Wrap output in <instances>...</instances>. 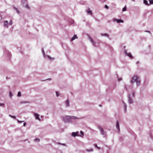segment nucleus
I'll use <instances>...</instances> for the list:
<instances>
[{"label": "nucleus", "instance_id": "1", "mask_svg": "<svg viewBox=\"0 0 153 153\" xmlns=\"http://www.w3.org/2000/svg\"><path fill=\"white\" fill-rule=\"evenodd\" d=\"M134 82H136L137 86H138L140 84V79L138 76H134L132 77L130 82L131 84H133Z\"/></svg>", "mask_w": 153, "mask_h": 153}, {"label": "nucleus", "instance_id": "2", "mask_svg": "<svg viewBox=\"0 0 153 153\" xmlns=\"http://www.w3.org/2000/svg\"><path fill=\"white\" fill-rule=\"evenodd\" d=\"M74 118V119H76V117H70L69 116H65L63 117V120L64 122L65 123L69 122L71 121V119Z\"/></svg>", "mask_w": 153, "mask_h": 153}, {"label": "nucleus", "instance_id": "3", "mask_svg": "<svg viewBox=\"0 0 153 153\" xmlns=\"http://www.w3.org/2000/svg\"><path fill=\"white\" fill-rule=\"evenodd\" d=\"M21 4L23 7H25L28 9H29L30 7L27 4V0H22L21 1Z\"/></svg>", "mask_w": 153, "mask_h": 153}, {"label": "nucleus", "instance_id": "4", "mask_svg": "<svg viewBox=\"0 0 153 153\" xmlns=\"http://www.w3.org/2000/svg\"><path fill=\"white\" fill-rule=\"evenodd\" d=\"M98 129L100 130L101 134L102 135H105V131L103 130V128H102V127L100 126H98Z\"/></svg>", "mask_w": 153, "mask_h": 153}, {"label": "nucleus", "instance_id": "5", "mask_svg": "<svg viewBox=\"0 0 153 153\" xmlns=\"http://www.w3.org/2000/svg\"><path fill=\"white\" fill-rule=\"evenodd\" d=\"M128 101L130 104H132L133 102V100L131 97L130 94H128Z\"/></svg>", "mask_w": 153, "mask_h": 153}, {"label": "nucleus", "instance_id": "6", "mask_svg": "<svg viewBox=\"0 0 153 153\" xmlns=\"http://www.w3.org/2000/svg\"><path fill=\"white\" fill-rule=\"evenodd\" d=\"M113 21L114 22L116 21L117 23L124 22V21L121 19H119L116 18H114L113 19Z\"/></svg>", "mask_w": 153, "mask_h": 153}, {"label": "nucleus", "instance_id": "7", "mask_svg": "<svg viewBox=\"0 0 153 153\" xmlns=\"http://www.w3.org/2000/svg\"><path fill=\"white\" fill-rule=\"evenodd\" d=\"M124 53L127 56H128L131 58H133V56L132 55L131 53H127V51L126 50H125L124 51Z\"/></svg>", "mask_w": 153, "mask_h": 153}, {"label": "nucleus", "instance_id": "8", "mask_svg": "<svg viewBox=\"0 0 153 153\" xmlns=\"http://www.w3.org/2000/svg\"><path fill=\"white\" fill-rule=\"evenodd\" d=\"M116 127L117 129L118 132L119 133L120 131V124L118 120H117L116 122Z\"/></svg>", "mask_w": 153, "mask_h": 153}, {"label": "nucleus", "instance_id": "9", "mask_svg": "<svg viewBox=\"0 0 153 153\" xmlns=\"http://www.w3.org/2000/svg\"><path fill=\"white\" fill-rule=\"evenodd\" d=\"M72 135L74 137L79 136V133L78 131L76 132H73L72 133Z\"/></svg>", "mask_w": 153, "mask_h": 153}, {"label": "nucleus", "instance_id": "10", "mask_svg": "<svg viewBox=\"0 0 153 153\" xmlns=\"http://www.w3.org/2000/svg\"><path fill=\"white\" fill-rule=\"evenodd\" d=\"M88 39L91 43L93 44V45L94 46H96V43L94 42L93 39L90 36H88Z\"/></svg>", "mask_w": 153, "mask_h": 153}, {"label": "nucleus", "instance_id": "11", "mask_svg": "<svg viewBox=\"0 0 153 153\" xmlns=\"http://www.w3.org/2000/svg\"><path fill=\"white\" fill-rule=\"evenodd\" d=\"M86 11L88 14L91 15L92 14V11L89 8H88L86 10Z\"/></svg>", "mask_w": 153, "mask_h": 153}, {"label": "nucleus", "instance_id": "12", "mask_svg": "<svg viewBox=\"0 0 153 153\" xmlns=\"http://www.w3.org/2000/svg\"><path fill=\"white\" fill-rule=\"evenodd\" d=\"M34 115L36 119V120H40L39 117V115L38 114H37L36 113H34Z\"/></svg>", "mask_w": 153, "mask_h": 153}, {"label": "nucleus", "instance_id": "13", "mask_svg": "<svg viewBox=\"0 0 153 153\" xmlns=\"http://www.w3.org/2000/svg\"><path fill=\"white\" fill-rule=\"evenodd\" d=\"M8 24V22L7 20H6L4 21V26L7 27V28L8 27V26L7 25Z\"/></svg>", "mask_w": 153, "mask_h": 153}, {"label": "nucleus", "instance_id": "14", "mask_svg": "<svg viewBox=\"0 0 153 153\" xmlns=\"http://www.w3.org/2000/svg\"><path fill=\"white\" fill-rule=\"evenodd\" d=\"M66 104V107H68L69 106V101L68 99H67L65 102Z\"/></svg>", "mask_w": 153, "mask_h": 153}, {"label": "nucleus", "instance_id": "15", "mask_svg": "<svg viewBox=\"0 0 153 153\" xmlns=\"http://www.w3.org/2000/svg\"><path fill=\"white\" fill-rule=\"evenodd\" d=\"M13 9L16 11V13L18 14H19V13L20 12H19V10H18V9L16 7L14 6H13Z\"/></svg>", "mask_w": 153, "mask_h": 153}, {"label": "nucleus", "instance_id": "16", "mask_svg": "<svg viewBox=\"0 0 153 153\" xmlns=\"http://www.w3.org/2000/svg\"><path fill=\"white\" fill-rule=\"evenodd\" d=\"M100 35L101 36H106V37H108V38L109 36V35L106 33H101L100 34Z\"/></svg>", "mask_w": 153, "mask_h": 153}, {"label": "nucleus", "instance_id": "17", "mask_svg": "<svg viewBox=\"0 0 153 153\" xmlns=\"http://www.w3.org/2000/svg\"><path fill=\"white\" fill-rule=\"evenodd\" d=\"M123 106H124V111L125 112H126L127 110V105H126V104L123 102Z\"/></svg>", "mask_w": 153, "mask_h": 153}, {"label": "nucleus", "instance_id": "18", "mask_svg": "<svg viewBox=\"0 0 153 153\" xmlns=\"http://www.w3.org/2000/svg\"><path fill=\"white\" fill-rule=\"evenodd\" d=\"M77 38V36L76 35H74L71 38V41H73L76 39Z\"/></svg>", "mask_w": 153, "mask_h": 153}, {"label": "nucleus", "instance_id": "19", "mask_svg": "<svg viewBox=\"0 0 153 153\" xmlns=\"http://www.w3.org/2000/svg\"><path fill=\"white\" fill-rule=\"evenodd\" d=\"M143 3L147 5H150V3L149 4L148 1L146 0H144L143 1Z\"/></svg>", "mask_w": 153, "mask_h": 153}, {"label": "nucleus", "instance_id": "20", "mask_svg": "<svg viewBox=\"0 0 153 153\" xmlns=\"http://www.w3.org/2000/svg\"><path fill=\"white\" fill-rule=\"evenodd\" d=\"M80 135H79V136L81 137H83L84 135V133L82 131H80Z\"/></svg>", "mask_w": 153, "mask_h": 153}, {"label": "nucleus", "instance_id": "21", "mask_svg": "<svg viewBox=\"0 0 153 153\" xmlns=\"http://www.w3.org/2000/svg\"><path fill=\"white\" fill-rule=\"evenodd\" d=\"M69 23L71 25H73L74 24L75 22L74 20H71L69 21Z\"/></svg>", "mask_w": 153, "mask_h": 153}, {"label": "nucleus", "instance_id": "22", "mask_svg": "<svg viewBox=\"0 0 153 153\" xmlns=\"http://www.w3.org/2000/svg\"><path fill=\"white\" fill-rule=\"evenodd\" d=\"M9 116L10 117H11L12 118H13L14 119H15L16 118V117L15 116H12V115H11V114H9Z\"/></svg>", "mask_w": 153, "mask_h": 153}, {"label": "nucleus", "instance_id": "23", "mask_svg": "<svg viewBox=\"0 0 153 153\" xmlns=\"http://www.w3.org/2000/svg\"><path fill=\"white\" fill-rule=\"evenodd\" d=\"M34 141L36 142H39L40 141V139L37 138H36L34 140Z\"/></svg>", "mask_w": 153, "mask_h": 153}, {"label": "nucleus", "instance_id": "24", "mask_svg": "<svg viewBox=\"0 0 153 153\" xmlns=\"http://www.w3.org/2000/svg\"><path fill=\"white\" fill-rule=\"evenodd\" d=\"M7 55H8V56L10 57L11 56V52L8 51H7Z\"/></svg>", "mask_w": 153, "mask_h": 153}, {"label": "nucleus", "instance_id": "25", "mask_svg": "<svg viewBox=\"0 0 153 153\" xmlns=\"http://www.w3.org/2000/svg\"><path fill=\"white\" fill-rule=\"evenodd\" d=\"M42 54H43L44 56V57H45L46 56V55H45V51H44L43 48H42Z\"/></svg>", "mask_w": 153, "mask_h": 153}, {"label": "nucleus", "instance_id": "26", "mask_svg": "<svg viewBox=\"0 0 153 153\" xmlns=\"http://www.w3.org/2000/svg\"><path fill=\"white\" fill-rule=\"evenodd\" d=\"M29 102H28V101H21V104H24V103H29Z\"/></svg>", "mask_w": 153, "mask_h": 153}, {"label": "nucleus", "instance_id": "27", "mask_svg": "<svg viewBox=\"0 0 153 153\" xmlns=\"http://www.w3.org/2000/svg\"><path fill=\"white\" fill-rule=\"evenodd\" d=\"M95 147L97 148L98 149H100V147H99L97 146V145L96 144H94V145Z\"/></svg>", "mask_w": 153, "mask_h": 153}, {"label": "nucleus", "instance_id": "28", "mask_svg": "<svg viewBox=\"0 0 153 153\" xmlns=\"http://www.w3.org/2000/svg\"><path fill=\"white\" fill-rule=\"evenodd\" d=\"M21 94L20 91H19L17 93V96L19 97H20L21 96Z\"/></svg>", "mask_w": 153, "mask_h": 153}, {"label": "nucleus", "instance_id": "29", "mask_svg": "<svg viewBox=\"0 0 153 153\" xmlns=\"http://www.w3.org/2000/svg\"><path fill=\"white\" fill-rule=\"evenodd\" d=\"M56 95L57 97H58L60 95V93L59 92L56 91Z\"/></svg>", "mask_w": 153, "mask_h": 153}, {"label": "nucleus", "instance_id": "30", "mask_svg": "<svg viewBox=\"0 0 153 153\" xmlns=\"http://www.w3.org/2000/svg\"><path fill=\"white\" fill-rule=\"evenodd\" d=\"M93 149H87L86 151L88 152H91L93 151Z\"/></svg>", "mask_w": 153, "mask_h": 153}, {"label": "nucleus", "instance_id": "31", "mask_svg": "<svg viewBox=\"0 0 153 153\" xmlns=\"http://www.w3.org/2000/svg\"><path fill=\"white\" fill-rule=\"evenodd\" d=\"M126 10V6H125L124 7H123V10H122L123 11H125Z\"/></svg>", "mask_w": 153, "mask_h": 153}, {"label": "nucleus", "instance_id": "32", "mask_svg": "<svg viewBox=\"0 0 153 153\" xmlns=\"http://www.w3.org/2000/svg\"><path fill=\"white\" fill-rule=\"evenodd\" d=\"M150 3V5L153 4V0H149Z\"/></svg>", "mask_w": 153, "mask_h": 153}, {"label": "nucleus", "instance_id": "33", "mask_svg": "<svg viewBox=\"0 0 153 153\" xmlns=\"http://www.w3.org/2000/svg\"><path fill=\"white\" fill-rule=\"evenodd\" d=\"M58 144H59V145H62L63 146H66V144L65 143H58Z\"/></svg>", "mask_w": 153, "mask_h": 153}, {"label": "nucleus", "instance_id": "34", "mask_svg": "<svg viewBox=\"0 0 153 153\" xmlns=\"http://www.w3.org/2000/svg\"><path fill=\"white\" fill-rule=\"evenodd\" d=\"M9 96L10 97H11L13 96L12 94L11 91L9 92Z\"/></svg>", "mask_w": 153, "mask_h": 153}, {"label": "nucleus", "instance_id": "35", "mask_svg": "<svg viewBox=\"0 0 153 153\" xmlns=\"http://www.w3.org/2000/svg\"><path fill=\"white\" fill-rule=\"evenodd\" d=\"M17 121L19 123H22L24 122L23 121H20L18 120H17Z\"/></svg>", "mask_w": 153, "mask_h": 153}, {"label": "nucleus", "instance_id": "36", "mask_svg": "<svg viewBox=\"0 0 153 153\" xmlns=\"http://www.w3.org/2000/svg\"><path fill=\"white\" fill-rule=\"evenodd\" d=\"M12 24V20H11L9 22V25H11Z\"/></svg>", "mask_w": 153, "mask_h": 153}, {"label": "nucleus", "instance_id": "37", "mask_svg": "<svg viewBox=\"0 0 153 153\" xmlns=\"http://www.w3.org/2000/svg\"><path fill=\"white\" fill-rule=\"evenodd\" d=\"M105 7L106 8V9H108V5H105Z\"/></svg>", "mask_w": 153, "mask_h": 153}, {"label": "nucleus", "instance_id": "38", "mask_svg": "<svg viewBox=\"0 0 153 153\" xmlns=\"http://www.w3.org/2000/svg\"><path fill=\"white\" fill-rule=\"evenodd\" d=\"M132 96L133 97H134L135 96V94L134 92H133L132 94Z\"/></svg>", "mask_w": 153, "mask_h": 153}, {"label": "nucleus", "instance_id": "39", "mask_svg": "<svg viewBox=\"0 0 153 153\" xmlns=\"http://www.w3.org/2000/svg\"><path fill=\"white\" fill-rule=\"evenodd\" d=\"M4 105V103H0V106H1Z\"/></svg>", "mask_w": 153, "mask_h": 153}, {"label": "nucleus", "instance_id": "40", "mask_svg": "<svg viewBox=\"0 0 153 153\" xmlns=\"http://www.w3.org/2000/svg\"><path fill=\"white\" fill-rule=\"evenodd\" d=\"M122 80V79L121 78H118V80L119 81H120Z\"/></svg>", "mask_w": 153, "mask_h": 153}, {"label": "nucleus", "instance_id": "41", "mask_svg": "<svg viewBox=\"0 0 153 153\" xmlns=\"http://www.w3.org/2000/svg\"><path fill=\"white\" fill-rule=\"evenodd\" d=\"M26 125V123H23V126H25Z\"/></svg>", "mask_w": 153, "mask_h": 153}, {"label": "nucleus", "instance_id": "42", "mask_svg": "<svg viewBox=\"0 0 153 153\" xmlns=\"http://www.w3.org/2000/svg\"><path fill=\"white\" fill-rule=\"evenodd\" d=\"M47 57L48 58H49V59H51V58L50 57V56H47Z\"/></svg>", "mask_w": 153, "mask_h": 153}, {"label": "nucleus", "instance_id": "43", "mask_svg": "<svg viewBox=\"0 0 153 153\" xmlns=\"http://www.w3.org/2000/svg\"><path fill=\"white\" fill-rule=\"evenodd\" d=\"M139 63V61H137L136 62L137 64H138Z\"/></svg>", "mask_w": 153, "mask_h": 153}, {"label": "nucleus", "instance_id": "44", "mask_svg": "<svg viewBox=\"0 0 153 153\" xmlns=\"http://www.w3.org/2000/svg\"><path fill=\"white\" fill-rule=\"evenodd\" d=\"M145 31L146 32H149V33H150V32L149 31Z\"/></svg>", "mask_w": 153, "mask_h": 153}, {"label": "nucleus", "instance_id": "45", "mask_svg": "<svg viewBox=\"0 0 153 153\" xmlns=\"http://www.w3.org/2000/svg\"><path fill=\"white\" fill-rule=\"evenodd\" d=\"M51 80V79L50 78H49V79H46V80Z\"/></svg>", "mask_w": 153, "mask_h": 153}, {"label": "nucleus", "instance_id": "46", "mask_svg": "<svg viewBox=\"0 0 153 153\" xmlns=\"http://www.w3.org/2000/svg\"><path fill=\"white\" fill-rule=\"evenodd\" d=\"M124 88H125V89H126V85H125Z\"/></svg>", "mask_w": 153, "mask_h": 153}, {"label": "nucleus", "instance_id": "47", "mask_svg": "<svg viewBox=\"0 0 153 153\" xmlns=\"http://www.w3.org/2000/svg\"><path fill=\"white\" fill-rule=\"evenodd\" d=\"M99 106H100V107H101V106H102V105H99Z\"/></svg>", "mask_w": 153, "mask_h": 153}, {"label": "nucleus", "instance_id": "48", "mask_svg": "<svg viewBox=\"0 0 153 153\" xmlns=\"http://www.w3.org/2000/svg\"><path fill=\"white\" fill-rule=\"evenodd\" d=\"M133 1H135L134 0H131Z\"/></svg>", "mask_w": 153, "mask_h": 153}, {"label": "nucleus", "instance_id": "49", "mask_svg": "<svg viewBox=\"0 0 153 153\" xmlns=\"http://www.w3.org/2000/svg\"><path fill=\"white\" fill-rule=\"evenodd\" d=\"M99 0V1H102L103 0Z\"/></svg>", "mask_w": 153, "mask_h": 153}]
</instances>
